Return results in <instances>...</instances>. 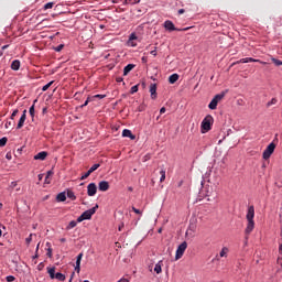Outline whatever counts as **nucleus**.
Listing matches in <instances>:
<instances>
[{
    "label": "nucleus",
    "mask_w": 282,
    "mask_h": 282,
    "mask_svg": "<svg viewBox=\"0 0 282 282\" xmlns=\"http://www.w3.org/2000/svg\"><path fill=\"white\" fill-rule=\"evenodd\" d=\"M19 113V110L15 109L11 115V120H14V117Z\"/></svg>",
    "instance_id": "46"
},
{
    "label": "nucleus",
    "mask_w": 282,
    "mask_h": 282,
    "mask_svg": "<svg viewBox=\"0 0 282 282\" xmlns=\"http://www.w3.org/2000/svg\"><path fill=\"white\" fill-rule=\"evenodd\" d=\"M54 8V2H47L44 4L43 10H52Z\"/></svg>",
    "instance_id": "33"
},
{
    "label": "nucleus",
    "mask_w": 282,
    "mask_h": 282,
    "mask_svg": "<svg viewBox=\"0 0 282 282\" xmlns=\"http://www.w3.org/2000/svg\"><path fill=\"white\" fill-rule=\"evenodd\" d=\"M182 184H184V182L181 181V182L178 183V186H182Z\"/></svg>",
    "instance_id": "62"
},
{
    "label": "nucleus",
    "mask_w": 282,
    "mask_h": 282,
    "mask_svg": "<svg viewBox=\"0 0 282 282\" xmlns=\"http://www.w3.org/2000/svg\"><path fill=\"white\" fill-rule=\"evenodd\" d=\"M52 85H54V80H52L48 84L44 85L42 87V91H47L52 87Z\"/></svg>",
    "instance_id": "31"
},
{
    "label": "nucleus",
    "mask_w": 282,
    "mask_h": 282,
    "mask_svg": "<svg viewBox=\"0 0 282 282\" xmlns=\"http://www.w3.org/2000/svg\"><path fill=\"white\" fill-rule=\"evenodd\" d=\"M130 94H138V85L131 87Z\"/></svg>",
    "instance_id": "38"
},
{
    "label": "nucleus",
    "mask_w": 282,
    "mask_h": 282,
    "mask_svg": "<svg viewBox=\"0 0 282 282\" xmlns=\"http://www.w3.org/2000/svg\"><path fill=\"white\" fill-rule=\"evenodd\" d=\"M185 10L184 9H180L178 10V14H184Z\"/></svg>",
    "instance_id": "52"
},
{
    "label": "nucleus",
    "mask_w": 282,
    "mask_h": 282,
    "mask_svg": "<svg viewBox=\"0 0 282 282\" xmlns=\"http://www.w3.org/2000/svg\"><path fill=\"white\" fill-rule=\"evenodd\" d=\"M8 47H10V45H3L2 50H8Z\"/></svg>",
    "instance_id": "55"
},
{
    "label": "nucleus",
    "mask_w": 282,
    "mask_h": 282,
    "mask_svg": "<svg viewBox=\"0 0 282 282\" xmlns=\"http://www.w3.org/2000/svg\"><path fill=\"white\" fill-rule=\"evenodd\" d=\"M78 225V221L76 220H72L68 226L66 227V230H72V228H76V226Z\"/></svg>",
    "instance_id": "27"
},
{
    "label": "nucleus",
    "mask_w": 282,
    "mask_h": 282,
    "mask_svg": "<svg viewBox=\"0 0 282 282\" xmlns=\"http://www.w3.org/2000/svg\"><path fill=\"white\" fill-rule=\"evenodd\" d=\"M89 175H91V172L88 170V171L80 177V180H87V177H89Z\"/></svg>",
    "instance_id": "41"
},
{
    "label": "nucleus",
    "mask_w": 282,
    "mask_h": 282,
    "mask_svg": "<svg viewBox=\"0 0 282 282\" xmlns=\"http://www.w3.org/2000/svg\"><path fill=\"white\" fill-rule=\"evenodd\" d=\"M225 97H226V91H223V93L216 95V96L214 97V99L219 102V100H224Z\"/></svg>",
    "instance_id": "24"
},
{
    "label": "nucleus",
    "mask_w": 282,
    "mask_h": 282,
    "mask_svg": "<svg viewBox=\"0 0 282 282\" xmlns=\"http://www.w3.org/2000/svg\"><path fill=\"white\" fill-rule=\"evenodd\" d=\"M98 169H100V163L94 164L88 171L90 173H94V171H98Z\"/></svg>",
    "instance_id": "32"
},
{
    "label": "nucleus",
    "mask_w": 282,
    "mask_h": 282,
    "mask_svg": "<svg viewBox=\"0 0 282 282\" xmlns=\"http://www.w3.org/2000/svg\"><path fill=\"white\" fill-rule=\"evenodd\" d=\"M6 144H8V138L3 137L0 139V147H6Z\"/></svg>",
    "instance_id": "35"
},
{
    "label": "nucleus",
    "mask_w": 282,
    "mask_h": 282,
    "mask_svg": "<svg viewBox=\"0 0 282 282\" xmlns=\"http://www.w3.org/2000/svg\"><path fill=\"white\" fill-rule=\"evenodd\" d=\"M14 279H15V278H14L13 275H8V276H7V281H8V282H12V281H14Z\"/></svg>",
    "instance_id": "47"
},
{
    "label": "nucleus",
    "mask_w": 282,
    "mask_h": 282,
    "mask_svg": "<svg viewBox=\"0 0 282 282\" xmlns=\"http://www.w3.org/2000/svg\"><path fill=\"white\" fill-rule=\"evenodd\" d=\"M217 105H219V101L216 100L215 98H213L212 101L209 102L208 107H209V109L215 110V109H217Z\"/></svg>",
    "instance_id": "21"
},
{
    "label": "nucleus",
    "mask_w": 282,
    "mask_h": 282,
    "mask_svg": "<svg viewBox=\"0 0 282 282\" xmlns=\"http://www.w3.org/2000/svg\"><path fill=\"white\" fill-rule=\"evenodd\" d=\"M176 80H180V75L178 74H172L170 77H169V83L170 85H175V82Z\"/></svg>",
    "instance_id": "16"
},
{
    "label": "nucleus",
    "mask_w": 282,
    "mask_h": 282,
    "mask_svg": "<svg viewBox=\"0 0 282 282\" xmlns=\"http://www.w3.org/2000/svg\"><path fill=\"white\" fill-rule=\"evenodd\" d=\"M3 235V231L0 229V237Z\"/></svg>",
    "instance_id": "63"
},
{
    "label": "nucleus",
    "mask_w": 282,
    "mask_h": 282,
    "mask_svg": "<svg viewBox=\"0 0 282 282\" xmlns=\"http://www.w3.org/2000/svg\"><path fill=\"white\" fill-rule=\"evenodd\" d=\"M36 102H39V99H35L34 101H33V105L30 107V109H29V113H30V116H31V118L34 120V113H35V110H34V105H36Z\"/></svg>",
    "instance_id": "22"
},
{
    "label": "nucleus",
    "mask_w": 282,
    "mask_h": 282,
    "mask_svg": "<svg viewBox=\"0 0 282 282\" xmlns=\"http://www.w3.org/2000/svg\"><path fill=\"white\" fill-rule=\"evenodd\" d=\"M254 230V220H248L247 227H246V235H250Z\"/></svg>",
    "instance_id": "11"
},
{
    "label": "nucleus",
    "mask_w": 282,
    "mask_h": 282,
    "mask_svg": "<svg viewBox=\"0 0 282 282\" xmlns=\"http://www.w3.org/2000/svg\"><path fill=\"white\" fill-rule=\"evenodd\" d=\"M59 241H61L62 243H65V241H67V239L61 238Z\"/></svg>",
    "instance_id": "54"
},
{
    "label": "nucleus",
    "mask_w": 282,
    "mask_h": 282,
    "mask_svg": "<svg viewBox=\"0 0 282 282\" xmlns=\"http://www.w3.org/2000/svg\"><path fill=\"white\" fill-rule=\"evenodd\" d=\"M122 228H124V223H121V225L119 226V231H122Z\"/></svg>",
    "instance_id": "51"
},
{
    "label": "nucleus",
    "mask_w": 282,
    "mask_h": 282,
    "mask_svg": "<svg viewBox=\"0 0 282 282\" xmlns=\"http://www.w3.org/2000/svg\"><path fill=\"white\" fill-rule=\"evenodd\" d=\"M48 274H50V278L51 279H55V276H56V268H50L48 269Z\"/></svg>",
    "instance_id": "25"
},
{
    "label": "nucleus",
    "mask_w": 282,
    "mask_h": 282,
    "mask_svg": "<svg viewBox=\"0 0 282 282\" xmlns=\"http://www.w3.org/2000/svg\"><path fill=\"white\" fill-rule=\"evenodd\" d=\"M67 197H68V199H72V202H75L76 194H74L73 191H67Z\"/></svg>",
    "instance_id": "28"
},
{
    "label": "nucleus",
    "mask_w": 282,
    "mask_h": 282,
    "mask_svg": "<svg viewBox=\"0 0 282 282\" xmlns=\"http://www.w3.org/2000/svg\"><path fill=\"white\" fill-rule=\"evenodd\" d=\"M122 80H123L122 77L117 78V83H122Z\"/></svg>",
    "instance_id": "53"
},
{
    "label": "nucleus",
    "mask_w": 282,
    "mask_h": 282,
    "mask_svg": "<svg viewBox=\"0 0 282 282\" xmlns=\"http://www.w3.org/2000/svg\"><path fill=\"white\" fill-rule=\"evenodd\" d=\"M134 67H135V65H133V64H128V65L123 68V76H128V75H129V72H131Z\"/></svg>",
    "instance_id": "17"
},
{
    "label": "nucleus",
    "mask_w": 282,
    "mask_h": 282,
    "mask_svg": "<svg viewBox=\"0 0 282 282\" xmlns=\"http://www.w3.org/2000/svg\"><path fill=\"white\" fill-rule=\"evenodd\" d=\"M91 100H94V99H91V97H88L86 99V101L82 105V107H87L89 105V102H91Z\"/></svg>",
    "instance_id": "42"
},
{
    "label": "nucleus",
    "mask_w": 282,
    "mask_h": 282,
    "mask_svg": "<svg viewBox=\"0 0 282 282\" xmlns=\"http://www.w3.org/2000/svg\"><path fill=\"white\" fill-rule=\"evenodd\" d=\"M215 119H213V116L208 115L206 116L202 121V133H208L213 127V122Z\"/></svg>",
    "instance_id": "1"
},
{
    "label": "nucleus",
    "mask_w": 282,
    "mask_h": 282,
    "mask_svg": "<svg viewBox=\"0 0 282 282\" xmlns=\"http://www.w3.org/2000/svg\"><path fill=\"white\" fill-rule=\"evenodd\" d=\"M21 67V62L19 59H14L11 64V69H13V72H19Z\"/></svg>",
    "instance_id": "14"
},
{
    "label": "nucleus",
    "mask_w": 282,
    "mask_h": 282,
    "mask_svg": "<svg viewBox=\"0 0 282 282\" xmlns=\"http://www.w3.org/2000/svg\"><path fill=\"white\" fill-rule=\"evenodd\" d=\"M32 237H33V235L30 234V236L25 239L26 246H30V243H32Z\"/></svg>",
    "instance_id": "40"
},
{
    "label": "nucleus",
    "mask_w": 282,
    "mask_h": 282,
    "mask_svg": "<svg viewBox=\"0 0 282 282\" xmlns=\"http://www.w3.org/2000/svg\"><path fill=\"white\" fill-rule=\"evenodd\" d=\"M42 111H43V113H45V112L47 111V108H43V110H42Z\"/></svg>",
    "instance_id": "59"
},
{
    "label": "nucleus",
    "mask_w": 282,
    "mask_h": 282,
    "mask_svg": "<svg viewBox=\"0 0 282 282\" xmlns=\"http://www.w3.org/2000/svg\"><path fill=\"white\" fill-rule=\"evenodd\" d=\"M238 63H261V65H268L267 62H261L260 59H256V58H252V57L241 58Z\"/></svg>",
    "instance_id": "7"
},
{
    "label": "nucleus",
    "mask_w": 282,
    "mask_h": 282,
    "mask_svg": "<svg viewBox=\"0 0 282 282\" xmlns=\"http://www.w3.org/2000/svg\"><path fill=\"white\" fill-rule=\"evenodd\" d=\"M271 61H272V63H274V65L276 67H281L282 66V61L281 59L272 57Z\"/></svg>",
    "instance_id": "30"
},
{
    "label": "nucleus",
    "mask_w": 282,
    "mask_h": 282,
    "mask_svg": "<svg viewBox=\"0 0 282 282\" xmlns=\"http://www.w3.org/2000/svg\"><path fill=\"white\" fill-rule=\"evenodd\" d=\"M128 41H130V43L131 41H138V35H135V33H132Z\"/></svg>",
    "instance_id": "39"
},
{
    "label": "nucleus",
    "mask_w": 282,
    "mask_h": 282,
    "mask_svg": "<svg viewBox=\"0 0 282 282\" xmlns=\"http://www.w3.org/2000/svg\"><path fill=\"white\" fill-rule=\"evenodd\" d=\"M188 248V243L186 241L182 242L177 249L175 254V260L178 261L181 257H184V252H186V249Z\"/></svg>",
    "instance_id": "4"
},
{
    "label": "nucleus",
    "mask_w": 282,
    "mask_h": 282,
    "mask_svg": "<svg viewBox=\"0 0 282 282\" xmlns=\"http://www.w3.org/2000/svg\"><path fill=\"white\" fill-rule=\"evenodd\" d=\"M55 279H56L57 281H65V274H63V273H61V272H57V273L55 274Z\"/></svg>",
    "instance_id": "29"
},
{
    "label": "nucleus",
    "mask_w": 282,
    "mask_h": 282,
    "mask_svg": "<svg viewBox=\"0 0 282 282\" xmlns=\"http://www.w3.org/2000/svg\"><path fill=\"white\" fill-rule=\"evenodd\" d=\"M52 175H54V172L53 171H48L47 173H46V176H45V184H50L51 183V180H50V177H52Z\"/></svg>",
    "instance_id": "26"
},
{
    "label": "nucleus",
    "mask_w": 282,
    "mask_h": 282,
    "mask_svg": "<svg viewBox=\"0 0 282 282\" xmlns=\"http://www.w3.org/2000/svg\"><path fill=\"white\" fill-rule=\"evenodd\" d=\"M272 105H276V98H272V99L267 104V107H272Z\"/></svg>",
    "instance_id": "37"
},
{
    "label": "nucleus",
    "mask_w": 282,
    "mask_h": 282,
    "mask_svg": "<svg viewBox=\"0 0 282 282\" xmlns=\"http://www.w3.org/2000/svg\"><path fill=\"white\" fill-rule=\"evenodd\" d=\"M274 149H276V144L270 143L267 149L263 151L262 158L263 160H270V156L274 153Z\"/></svg>",
    "instance_id": "5"
},
{
    "label": "nucleus",
    "mask_w": 282,
    "mask_h": 282,
    "mask_svg": "<svg viewBox=\"0 0 282 282\" xmlns=\"http://www.w3.org/2000/svg\"><path fill=\"white\" fill-rule=\"evenodd\" d=\"M72 279H74V273L72 274V278L69 279V281H68V282H72Z\"/></svg>",
    "instance_id": "61"
},
{
    "label": "nucleus",
    "mask_w": 282,
    "mask_h": 282,
    "mask_svg": "<svg viewBox=\"0 0 282 282\" xmlns=\"http://www.w3.org/2000/svg\"><path fill=\"white\" fill-rule=\"evenodd\" d=\"M36 250H39V245H37V247H36Z\"/></svg>",
    "instance_id": "64"
},
{
    "label": "nucleus",
    "mask_w": 282,
    "mask_h": 282,
    "mask_svg": "<svg viewBox=\"0 0 282 282\" xmlns=\"http://www.w3.org/2000/svg\"><path fill=\"white\" fill-rule=\"evenodd\" d=\"M90 98H91V100H94L95 98H99L100 100H102V98H107V95H95Z\"/></svg>",
    "instance_id": "36"
},
{
    "label": "nucleus",
    "mask_w": 282,
    "mask_h": 282,
    "mask_svg": "<svg viewBox=\"0 0 282 282\" xmlns=\"http://www.w3.org/2000/svg\"><path fill=\"white\" fill-rule=\"evenodd\" d=\"M46 254H47V257L52 258V248L47 249V253Z\"/></svg>",
    "instance_id": "48"
},
{
    "label": "nucleus",
    "mask_w": 282,
    "mask_h": 282,
    "mask_svg": "<svg viewBox=\"0 0 282 282\" xmlns=\"http://www.w3.org/2000/svg\"><path fill=\"white\" fill-rule=\"evenodd\" d=\"M164 28L165 30H169V32H186L187 30H189V28H185V29L175 28V24H173V21L171 20H166L164 22Z\"/></svg>",
    "instance_id": "3"
},
{
    "label": "nucleus",
    "mask_w": 282,
    "mask_h": 282,
    "mask_svg": "<svg viewBox=\"0 0 282 282\" xmlns=\"http://www.w3.org/2000/svg\"><path fill=\"white\" fill-rule=\"evenodd\" d=\"M228 252H230V250L228 249V247H224L220 252H219V257L220 258H226L228 257Z\"/></svg>",
    "instance_id": "20"
},
{
    "label": "nucleus",
    "mask_w": 282,
    "mask_h": 282,
    "mask_svg": "<svg viewBox=\"0 0 282 282\" xmlns=\"http://www.w3.org/2000/svg\"><path fill=\"white\" fill-rule=\"evenodd\" d=\"M28 110H23V113L18 122L17 129H23V124H25V120L28 118Z\"/></svg>",
    "instance_id": "9"
},
{
    "label": "nucleus",
    "mask_w": 282,
    "mask_h": 282,
    "mask_svg": "<svg viewBox=\"0 0 282 282\" xmlns=\"http://www.w3.org/2000/svg\"><path fill=\"white\" fill-rule=\"evenodd\" d=\"M128 191L133 192V187H128Z\"/></svg>",
    "instance_id": "58"
},
{
    "label": "nucleus",
    "mask_w": 282,
    "mask_h": 282,
    "mask_svg": "<svg viewBox=\"0 0 282 282\" xmlns=\"http://www.w3.org/2000/svg\"><path fill=\"white\" fill-rule=\"evenodd\" d=\"M8 124L10 126V124H12V122H8V123H6V129H8Z\"/></svg>",
    "instance_id": "57"
},
{
    "label": "nucleus",
    "mask_w": 282,
    "mask_h": 282,
    "mask_svg": "<svg viewBox=\"0 0 282 282\" xmlns=\"http://www.w3.org/2000/svg\"><path fill=\"white\" fill-rule=\"evenodd\" d=\"M39 180H43V175L40 174V175H39Z\"/></svg>",
    "instance_id": "60"
},
{
    "label": "nucleus",
    "mask_w": 282,
    "mask_h": 282,
    "mask_svg": "<svg viewBox=\"0 0 282 282\" xmlns=\"http://www.w3.org/2000/svg\"><path fill=\"white\" fill-rule=\"evenodd\" d=\"M246 218L247 221H254V206H249Z\"/></svg>",
    "instance_id": "8"
},
{
    "label": "nucleus",
    "mask_w": 282,
    "mask_h": 282,
    "mask_svg": "<svg viewBox=\"0 0 282 282\" xmlns=\"http://www.w3.org/2000/svg\"><path fill=\"white\" fill-rule=\"evenodd\" d=\"M66 199H67V195H65V192H62L56 196V202H65Z\"/></svg>",
    "instance_id": "19"
},
{
    "label": "nucleus",
    "mask_w": 282,
    "mask_h": 282,
    "mask_svg": "<svg viewBox=\"0 0 282 282\" xmlns=\"http://www.w3.org/2000/svg\"><path fill=\"white\" fill-rule=\"evenodd\" d=\"M128 45L130 47H137L138 44L135 42H133V41L128 40Z\"/></svg>",
    "instance_id": "44"
},
{
    "label": "nucleus",
    "mask_w": 282,
    "mask_h": 282,
    "mask_svg": "<svg viewBox=\"0 0 282 282\" xmlns=\"http://www.w3.org/2000/svg\"><path fill=\"white\" fill-rule=\"evenodd\" d=\"M154 272H156V274H162V261H159L155 267H154Z\"/></svg>",
    "instance_id": "23"
},
{
    "label": "nucleus",
    "mask_w": 282,
    "mask_h": 282,
    "mask_svg": "<svg viewBox=\"0 0 282 282\" xmlns=\"http://www.w3.org/2000/svg\"><path fill=\"white\" fill-rule=\"evenodd\" d=\"M160 175H161L160 182L162 183V182H164V180H166V171L161 170Z\"/></svg>",
    "instance_id": "34"
},
{
    "label": "nucleus",
    "mask_w": 282,
    "mask_h": 282,
    "mask_svg": "<svg viewBox=\"0 0 282 282\" xmlns=\"http://www.w3.org/2000/svg\"><path fill=\"white\" fill-rule=\"evenodd\" d=\"M150 94H151L152 100H155L158 98V85L155 84L150 85Z\"/></svg>",
    "instance_id": "10"
},
{
    "label": "nucleus",
    "mask_w": 282,
    "mask_h": 282,
    "mask_svg": "<svg viewBox=\"0 0 282 282\" xmlns=\"http://www.w3.org/2000/svg\"><path fill=\"white\" fill-rule=\"evenodd\" d=\"M96 210H98V205H96L95 207L84 212L78 218H77V223L80 224V221H85L87 219H91L93 215H96Z\"/></svg>",
    "instance_id": "2"
},
{
    "label": "nucleus",
    "mask_w": 282,
    "mask_h": 282,
    "mask_svg": "<svg viewBox=\"0 0 282 282\" xmlns=\"http://www.w3.org/2000/svg\"><path fill=\"white\" fill-rule=\"evenodd\" d=\"M80 261H83V253H79V254L77 256V259H76V267H75L76 272H80Z\"/></svg>",
    "instance_id": "15"
},
{
    "label": "nucleus",
    "mask_w": 282,
    "mask_h": 282,
    "mask_svg": "<svg viewBox=\"0 0 282 282\" xmlns=\"http://www.w3.org/2000/svg\"><path fill=\"white\" fill-rule=\"evenodd\" d=\"M98 193V186H96V183H90L87 186V195L88 197H94Z\"/></svg>",
    "instance_id": "6"
},
{
    "label": "nucleus",
    "mask_w": 282,
    "mask_h": 282,
    "mask_svg": "<svg viewBox=\"0 0 282 282\" xmlns=\"http://www.w3.org/2000/svg\"><path fill=\"white\" fill-rule=\"evenodd\" d=\"M133 213H135L137 215H142V212L135 207H132Z\"/></svg>",
    "instance_id": "45"
},
{
    "label": "nucleus",
    "mask_w": 282,
    "mask_h": 282,
    "mask_svg": "<svg viewBox=\"0 0 282 282\" xmlns=\"http://www.w3.org/2000/svg\"><path fill=\"white\" fill-rule=\"evenodd\" d=\"M160 113L162 115V113H166V108L165 107H162L161 109H160Z\"/></svg>",
    "instance_id": "49"
},
{
    "label": "nucleus",
    "mask_w": 282,
    "mask_h": 282,
    "mask_svg": "<svg viewBox=\"0 0 282 282\" xmlns=\"http://www.w3.org/2000/svg\"><path fill=\"white\" fill-rule=\"evenodd\" d=\"M150 54H152V56H158V51H151V53Z\"/></svg>",
    "instance_id": "50"
},
{
    "label": "nucleus",
    "mask_w": 282,
    "mask_h": 282,
    "mask_svg": "<svg viewBox=\"0 0 282 282\" xmlns=\"http://www.w3.org/2000/svg\"><path fill=\"white\" fill-rule=\"evenodd\" d=\"M142 63H147V57H142Z\"/></svg>",
    "instance_id": "56"
},
{
    "label": "nucleus",
    "mask_w": 282,
    "mask_h": 282,
    "mask_svg": "<svg viewBox=\"0 0 282 282\" xmlns=\"http://www.w3.org/2000/svg\"><path fill=\"white\" fill-rule=\"evenodd\" d=\"M122 137L130 138V140H135V134H133V132H131V130H129V129H124L122 131Z\"/></svg>",
    "instance_id": "12"
},
{
    "label": "nucleus",
    "mask_w": 282,
    "mask_h": 282,
    "mask_svg": "<svg viewBox=\"0 0 282 282\" xmlns=\"http://www.w3.org/2000/svg\"><path fill=\"white\" fill-rule=\"evenodd\" d=\"M108 188H109V182H107V181L99 182V191L105 193V192H107Z\"/></svg>",
    "instance_id": "13"
},
{
    "label": "nucleus",
    "mask_w": 282,
    "mask_h": 282,
    "mask_svg": "<svg viewBox=\"0 0 282 282\" xmlns=\"http://www.w3.org/2000/svg\"><path fill=\"white\" fill-rule=\"evenodd\" d=\"M63 47H65V45L59 44V45L56 46L54 50H55V52H62V51H63Z\"/></svg>",
    "instance_id": "43"
},
{
    "label": "nucleus",
    "mask_w": 282,
    "mask_h": 282,
    "mask_svg": "<svg viewBox=\"0 0 282 282\" xmlns=\"http://www.w3.org/2000/svg\"><path fill=\"white\" fill-rule=\"evenodd\" d=\"M45 158H47V152L45 151H42L40 153H37L35 156H34V160H45Z\"/></svg>",
    "instance_id": "18"
}]
</instances>
